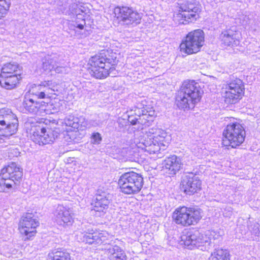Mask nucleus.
Returning a JSON list of instances; mask_svg holds the SVG:
<instances>
[{"mask_svg":"<svg viewBox=\"0 0 260 260\" xmlns=\"http://www.w3.org/2000/svg\"><path fill=\"white\" fill-rule=\"evenodd\" d=\"M75 121L78 124L75 129L83 131L92 126V124L83 117H76Z\"/></svg>","mask_w":260,"mask_h":260,"instance_id":"33","label":"nucleus"},{"mask_svg":"<svg viewBox=\"0 0 260 260\" xmlns=\"http://www.w3.org/2000/svg\"><path fill=\"white\" fill-rule=\"evenodd\" d=\"M241 38V33L235 27L223 30L220 35L221 41L224 45L234 47L238 46Z\"/></svg>","mask_w":260,"mask_h":260,"instance_id":"22","label":"nucleus"},{"mask_svg":"<svg viewBox=\"0 0 260 260\" xmlns=\"http://www.w3.org/2000/svg\"><path fill=\"white\" fill-rule=\"evenodd\" d=\"M92 139L93 143L94 144H99L101 140L102 137L101 135L99 133H94L92 136Z\"/></svg>","mask_w":260,"mask_h":260,"instance_id":"38","label":"nucleus"},{"mask_svg":"<svg viewBox=\"0 0 260 260\" xmlns=\"http://www.w3.org/2000/svg\"><path fill=\"white\" fill-rule=\"evenodd\" d=\"M202 217L201 209L186 206L177 208L172 215V218L175 223L184 227L196 225Z\"/></svg>","mask_w":260,"mask_h":260,"instance_id":"6","label":"nucleus"},{"mask_svg":"<svg viewBox=\"0 0 260 260\" xmlns=\"http://www.w3.org/2000/svg\"><path fill=\"white\" fill-rule=\"evenodd\" d=\"M253 16L251 14H245L240 13L238 14V17L236 18L242 25L247 26L253 23Z\"/></svg>","mask_w":260,"mask_h":260,"instance_id":"32","label":"nucleus"},{"mask_svg":"<svg viewBox=\"0 0 260 260\" xmlns=\"http://www.w3.org/2000/svg\"><path fill=\"white\" fill-rule=\"evenodd\" d=\"M109 201L105 194H97L93 203L92 211L96 216L104 215L107 211Z\"/></svg>","mask_w":260,"mask_h":260,"instance_id":"25","label":"nucleus"},{"mask_svg":"<svg viewBox=\"0 0 260 260\" xmlns=\"http://www.w3.org/2000/svg\"><path fill=\"white\" fill-rule=\"evenodd\" d=\"M222 144L226 147L236 148L244 141L245 131L239 119L231 118L223 131Z\"/></svg>","mask_w":260,"mask_h":260,"instance_id":"4","label":"nucleus"},{"mask_svg":"<svg viewBox=\"0 0 260 260\" xmlns=\"http://www.w3.org/2000/svg\"><path fill=\"white\" fill-rule=\"evenodd\" d=\"M35 89L40 90L35 93L39 99H55L58 92L57 84L52 80H45L39 85H35L32 88V92Z\"/></svg>","mask_w":260,"mask_h":260,"instance_id":"20","label":"nucleus"},{"mask_svg":"<svg viewBox=\"0 0 260 260\" xmlns=\"http://www.w3.org/2000/svg\"><path fill=\"white\" fill-rule=\"evenodd\" d=\"M22 169L15 163H12L7 167L3 168L0 174V186L4 191L14 186L16 181H18L22 177Z\"/></svg>","mask_w":260,"mask_h":260,"instance_id":"12","label":"nucleus"},{"mask_svg":"<svg viewBox=\"0 0 260 260\" xmlns=\"http://www.w3.org/2000/svg\"><path fill=\"white\" fill-rule=\"evenodd\" d=\"M10 6V1H0V19L7 14Z\"/></svg>","mask_w":260,"mask_h":260,"instance_id":"35","label":"nucleus"},{"mask_svg":"<svg viewBox=\"0 0 260 260\" xmlns=\"http://www.w3.org/2000/svg\"><path fill=\"white\" fill-rule=\"evenodd\" d=\"M39 224V221L34 218L32 214L27 213L20 220L18 230L25 240H29L36 235V229Z\"/></svg>","mask_w":260,"mask_h":260,"instance_id":"17","label":"nucleus"},{"mask_svg":"<svg viewBox=\"0 0 260 260\" xmlns=\"http://www.w3.org/2000/svg\"><path fill=\"white\" fill-rule=\"evenodd\" d=\"M179 5V12L174 15V20L176 23L185 24L199 18V13L201 11L200 6L191 1H184Z\"/></svg>","mask_w":260,"mask_h":260,"instance_id":"10","label":"nucleus"},{"mask_svg":"<svg viewBox=\"0 0 260 260\" xmlns=\"http://www.w3.org/2000/svg\"><path fill=\"white\" fill-rule=\"evenodd\" d=\"M18 126L16 116L8 108L0 109V131L3 135L9 137L15 134Z\"/></svg>","mask_w":260,"mask_h":260,"instance_id":"14","label":"nucleus"},{"mask_svg":"<svg viewBox=\"0 0 260 260\" xmlns=\"http://www.w3.org/2000/svg\"><path fill=\"white\" fill-rule=\"evenodd\" d=\"M61 104L59 103H56L55 102H51L50 103L46 104L42 102V105L40 107L41 115L44 114H51L57 112L60 110Z\"/></svg>","mask_w":260,"mask_h":260,"instance_id":"27","label":"nucleus"},{"mask_svg":"<svg viewBox=\"0 0 260 260\" xmlns=\"http://www.w3.org/2000/svg\"><path fill=\"white\" fill-rule=\"evenodd\" d=\"M42 68L44 73L49 76H53V72L56 73L66 74L69 71L66 63L58 61L56 56L47 57L43 61Z\"/></svg>","mask_w":260,"mask_h":260,"instance_id":"18","label":"nucleus"},{"mask_svg":"<svg viewBox=\"0 0 260 260\" xmlns=\"http://www.w3.org/2000/svg\"><path fill=\"white\" fill-rule=\"evenodd\" d=\"M143 178L133 171L125 173L119 177L118 184L121 192L133 194L140 192L143 186Z\"/></svg>","mask_w":260,"mask_h":260,"instance_id":"8","label":"nucleus"},{"mask_svg":"<svg viewBox=\"0 0 260 260\" xmlns=\"http://www.w3.org/2000/svg\"><path fill=\"white\" fill-rule=\"evenodd\" d=\"M23 107L28 112L41 115L40 107L42 105V102L41 103L35 102L31 99L25 98L23 102Z\"/></svg>","mask_w":260,"mask_h":260,"instance_id":"26","label":"nucleus"},{"mask_svg":"<svg viewBox=\"0 0 260 260\" xmlns=\"http://www.w3.org/2000/svg\"><path fill=\"white\" fill-rule=\"evenodd\" d=\"M76 8L72 10V13L76 15L75 20L73 24H71L69 26L70 29H73L75 34L79 38H85L89 35V31L87 30L85 25V19L89 16L88 15V10H86L82 6L76 5Z\"/></svg>","mask_w":260,"mask_h":260,"instance_id":"15","label":"nucleus"},{"mask_svg":"<svg viewBox=\"0 0 260 260\" xmlns=\"http://www.w3.org/2000/svg\"><path fill=\"white\" fill-rule=\"evenodd\" d=\"M201 181L198 176L193 173L186 175L183 179L182 185L184 192L187 194H192L201 189Z\"/></svg>","mask_w":260,"mask_h":260,"instance_id":"23","label":"nucleus"},{"mask_svg":"<svg viewBox=\"0 0 260 260\" xmlns=\"http://www.w3.org/2000/svg\"><path fill=\"white\" fill-rule=\"evenodd\" d=\"M229 251L226 249H216L209 258V260H230Z\"/></svg>","mask_w":260,"mask_h":260,"instance_id":"31","label":"nucleus"},{"mask_svg":"<svg viewBox=\"0 0 260 260\" xmlns=\"http://www.w3.org/2000/svg\"><path fill=\"white\" fill-rule=\"evenodd\" d=\"M77 239L79 241L85 242L88 244L96 243V232L93 230H88L86 233H78L77 235Z\"/></svg>","mask_w":260,"mask_h":260,"instance_id":"29","label":"nucleus"},{"mask_svg":"<svg viewBox=\"0 0 260 260\" xmlns=\"http://www.w3.org/2000/svg\"><path fill=\"white\" fill-rule=\"evenodd\" d=\"M76 117L73 116L69 115L64 119V123L66 126H70L75 129V127L77 126L78 124L75 121Z\"/></svg>","mask_w":260,"mask_h":260,"instance_id":"36","label":"nucleus"},{"mask_svg":"<svg viewBox=\"0 0 260 260\" xmlns=\"http://www.w3.org/2000/svg\"><path fill=\"white\" fill-rule=\"evenodd\" d=\"M96 244H100L109 240L112 236L106 231L96 232Z\"/></svg>","mask_w":260,"mask_h":260,"instance_id":"34","label":"nucleus"},{"mask_svg":"<svg viewBox=\"0 0 260 260\" xmlns=\"http://www.w3.org/2000/svg\"><path fill=\"white\" fill-rule=\"evenodd\" d=\"M182 166L181 158L174 155L167 158L162 163L164 170L170 175H175L181 169Z\"/></svg>","mask_w":260,"mask_h":260,"instance_id":"24","label":"nucleus"},{"mask_svg":"<svg viewBox=\"0 0 260 260\" xmlns=\"http://www.w3.org/2000/svg\"><path fill=\"white\" fill-rule=\"evenodd\" d=\"M208 234L200 233L198 230H189L181 237L180 244L184 245L188 249L203 247L206 244L209 243L211 238L217 239L223 234L221 231H212Z\"/></svg>","mask_w":260,"mask_h":260,"instance_id":"5","label":"nucleus"},{"mask_svg":"<svg viewBox=\"0 0 260 260\" xmlns=\"http://www.w3.org/2000/svg\"><path fill=\"white\" fill-rule=\"evenodd\" d=\"M147 102L145 100L142 101L141 103H138L137 108L138 112L141 110V114L140 113L139 118L136 120H132L131 122L133 125L137 123L142 124H146L147 123L152 122L153 117L155 116V111L153 108L146 105Z\"/></svg>","mask_w":260,"mask_h":260,"instance_id":"21","label":"nucleus"},{"mask_svg":"<svg viewBox=\"0 0 260 260\" xmlns=\"http://www.w3.org/2000/svg\"><path fill=\"white\" fill-rule=\"evenodd\" d=\"M32 122H32V121H30V122H29L26 123V124H26V127H27V128H28V125H29V123H32Z\"/></svg>","mask_w":260,"mask_h":260,"instance_id":"42","label":"nucleus"},{"mask_svg":"<svg viewBox=\"0 0 260 260\" xmlns=\"http://www.w3.org/2000/svg\"><path fill=\"white\" fill-rule=\"evenodd\" d=\"M232 214V208L231 207L226 208L223 213V215L226 217H230Z\"/></svg>","mask_w":260,"mask_h":260,"instance_id":"39","label":"nucleus"},{"mask_svg":"<svg viewBox=\"0 0 260 260\" xmlns=\"http://www.w3.org/2000/svg\"><path fill=\"white\" fill-rule=\"evenodd\" d=\"M114 13L119 22L126 24H139L142 18V14L127 7H117Z\"/></svg>","mask_w":260,"mask_h":260,"instance_id":"16","label":"nucleus"},{"mask_svg":"<svg viewBox=\"0 0 260 260\" xmlns=\"http://www.w3.org/2000/svg\"><path fill=\"white\" fill-rule=\"evenodd\" d=\"M2 132L0 131V143H1L2 140H4L5 138H7L6 136H4L2 134Z\"/></svg>","mask_w":260,"mask_h":260,"instance_id":"40","label":"nucleus"},{"mask_svg":"<svg viewBox=\"0 0 260 260\" xmlns=\"http://www.w3.org/2000/svg\"><path fill=\"white\" fill-rule=\"evenodd\" d=\"M44 122L46 125L50 124L51 127H41L39 125H34L30 128L31 140L39 145L52 143L59 134L64 131L63 128H60L55 120L51 121L45 119Z\"/></svg>","mask_w":260,"mask_h":260,"instance_id":"3","label":"nucleus"},{"mask_svg":"<svg viewBox=\"0 0 260 260\" xmlns=\"http://www.w3.org/2000/svg\"><path fill=\"white\" fill-rule=\"evenodd\" d=\"M203 94L199 83L194 80L185 81L176 95V105L184 111L192 109L200 102Z\"/></svg>","mask_w":260,"mask_h":260,"instance_id":"2","label":"nucleus"},{"mask_svg":"<svg viewBox=\"0 0 260 260\" xmlns=\"http://www.w3.org/2000/svg\"><path fill=\"white\" fill-rule=\"evenodd\" d=\"M117 63L116 57L111 59L105 58L102 55H95L92 57L88 63V70L90 74L97 79L106 78L114 70L113 67Z\"/></svg>","mask_w":260,"mask_h":260,"instance_id":"7","label":"nucleus"},{"mask_svg":"<svg viewBox=\"0 0 260 260\" xmlns=\"http://www.w3.org/2000/svg\"><path fill=\"white\" fill-rule=\"evenodd\" d=\"M54 220L59 225L63 228L71 226L74 222L73 213L71 209L59 205L53 212Z\"/></svg>","mask_w":260,"mask_h":260,"instance_id":"19","label":"nucleus"},{"mask_svg":"<svg viewBox=\"0 0 260 260\" xmlns=\"http://www.w3.org/2000/svg\"><path fill=\"white\" fill-rule=\"evenodd\" d=\"M244 92V85L243 81L236 79L225 85L222 89V95L225 103L234 104L242 98Z\"/></svg>","mask_w":260,"mask_h":260,"instance_id":"13","label":"nucleus"},{"mask_svg":"<svg viewBox=\"0 0 260 260\" xmlns=\"http://www.w3.org/2000/svg\"><path fill=\"white\" fill-rule=\"evenodd\" d=\"M260 225L259 223H256L253 228H251V232L257 237H260Z\"/></svg>","mask_w":260,"mask_h":260,"instance_id":"37","label":"nucleus"},{"mask_svg":"<svg viewBox=\"0 0 260 260\" xmlns=\"http://www.w3.org/2000/svg\"><path fill=\"white\" fill-rule=\"evenodd\" d=\"M72 163H73V164L74 165H79L78 169H79L80 168L79 163L77 161L74 160H72Z\"/></svg>","mask_w":260,"mask_h":260,"instance_id":"41","label":"nucleus"},{"mask_svg":"<svg viewBox=\"0 0 260 260\" xmlns=\"http://www.w3.org/2000/svg\"><path fill=\"white\" fill-rule=\"evenodd\" d=\"M170 137L163 129L157 127L145 129L136 138L135 143L138 148L149 154H155L168 147Z\"/></svg>","mask_w":260,"mask_h":260,"instance_id":"1","label":"nucleus"},{"mask_svg":"<svg viewBox=\"0 0 260 260\" xmlns=\"http://www.w3.org/2000/svg\"><path fill=\"white\" fill-rule=\"evenodd\" d=\"M205 41L204 31L197 29L188 32L180 45V51L190 55L199 52Z\"/></svg>","mask_w":260,"mask_h":260,"instance_id":"9","label":"nucleus"},{"mask_svg":"<svg viewBox=\"0 0 260 260\" xmlns=\"http://www.w3.org/2000/svg\"><path fill=\"white\" fill-rule=\"evenodd\" d=\"M21 71L18 64L15 62L4 64L0 74V84L7 89L14 88L20 78Z\"/></svg>","mask_w":260,"mask_h":260,"instance_id":"11","label":"nucleus"},{"mask_svg":"<svg viewBox=\"0 0 260 260\" xmlns=\"http://www.w3.org/2000/svg\"><path fill=\"white\" fill-rule=\"evenodd\" d=\"M108 254L110 260H126L124 251L119 246L115 245L108 249Z\"/></svg>","mask_w":260,"mask_h":260,"instance_id":"28","label":"nucleus"},{"mask_svg":"<svg viewBox=\"0 0 260 260\" xmlns=\"http://www.w3.org/2000/svg\"><path fill=\"white\" fill-rule=\"evenodd\" d=\"M47 260H71V259L68 252L56 250L48 254Z\"/></svg>","mask_w":260,"mask_h":260,"instance_id":"30","label":"nucleus"}]
</instances>
